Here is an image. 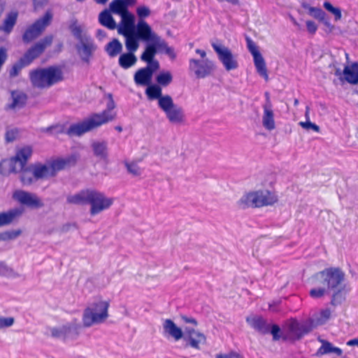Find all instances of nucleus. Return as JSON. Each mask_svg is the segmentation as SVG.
<instances>
[{
  "instance_id": "f257e3e1",
  "label": "nucleus",
  "mask_w": 358,
  "mask_h": 358,
  "mask_svg": "<svg viewBox=\"0 0 358 358\" xmlns=\"http://www.w3.org/2000/svg\"><path fill=\"white\" fill-rule=\"evenodd\" d=\"M314 279L326 286L329 292H333L331 300L332 306L341 305L345 301L350 288L344 283L345 273L341 269L334 267L325 268L316 273Z\"/></svg>"
},
{
  "instance_id": "f03ea898",
  "label": "nucleus",
  "mask_w": 358,
  "mask_h": 358,
  "mask_svg": "<svg viewBox=\"0 0 358 358\" xmlns=\"http://www.w3.org/2000/svg\"><path fill=\"white\" fill-rule=\"evenodd\" d=\"M68 203L74 205L90 204V214L95 215L108 209L112 204L113 200L107 198L105 194L94 189H83L66 198Z\"/></svg>"
},
{
  "instance_id": "7ed1b4c3",
  "label": "nucleus",
  "mask_w": 358,
  "mask_h": 358,
  "mask_svg": "<svg viewBox=\"0 0 358 358\" xmlns=\"http://www.w3.org/2000/svg\"><path fill=\"white\" fill-rule=\"evenodd\" d=\"M53 38L52 35H47L31 45L19 61L13 65L9 71V76L11 78L18 76L23 67L31 64L45 52L48 47L51 45Z\"/></svg>"
},
{
  "instance_id": "20e7f679",
  "label": "nucleus",
  "mask_w": 358,
  "mask_h": 358,
  "mask_svg": "<svg viewBox=\"0 0 358 358\" xmlns=\"http://www.w3.org/2000/svg\"><path fill=\"white\" fill-rule=\"evenodd\" d=\"M29 79L34 87L49 88L64 79L60 67L50 66L46 68H38L29 72Z\"/></svg>"
},
{
  "instance_id": "39448f33",
  "label": "nucleus",
  "mask_w": 358,
  "mask_h": 358,
  "mask_svg": "<svg viewBox=\"0 0 358 358\" xmlns=\"http://www.w3.org/2000/svg\"><path fill=\"white\" fill-rule=\"evenodd\" d=\"M112 120L113 117L107 111L103 113H94L89 118L81 122L71 124L65 131V134L70 137L80 136Z\"/></svg>"
},
{
  "instance_id": "423d86ee",
  "label": "nucleus",
  "mask_w": 358,
  "mask_h": 358,
  "mask_svg": "<svg viewBox=\"0 0 358 358\" xmlns=\"http://www.w3.org/2000/svg\"><path fill=\"white\" fill-rule=\"evenodd\" d=\"M109 302L99 301L87 307L83 314V324L85 327H90L94 324H101L108 317V310Z\"/></svg>"
},
{
  "instance_id": "0eeeda50",
  "label": "nucleus",
  "mask_w": 358,
  "mask_h": 358,
  "mask_svg": "<svg viewBox=\"0 0 358 358\" xmlns=\"http://www.w3.org/2000/svg\"><path fill=\"white\" fill-rule=\"evenodd\" d=\"M276 201V196L271 192L259 190L243 196L238 201V205L242 208L247 207L258 208L272 205Z\"/></svg>"
},
{
  "instance_id": "6e6552de",
  "label": "nucleus",
  "mask_w": 358,
  "mask_h": 358,
  "mask_svg": "<svg viewBox=\"0 0 358 358\" xmlns=\"http://www.w3.org/2000/svg\"><path fill=\"white\" fill-rule=\"evenodd\" d=\"M150 52H143L141 59L147 63L144 68L138 69L134 74V80L137 85L148 86L150 85L153 73L159 69V63L157 59H152Z\"/></svg>"
},
{
  "instance_id": "1a4fd4ad",
  "label": "nucleus",
  "mask_w": 358,
  "mask_h": 358,
  "mask_svg": "<svg viewBox=\"0 0 358 358\" xmlns=\"http://www.w3.org/2000/svg\"><path fill=\"white\" fill-rule=\"evenodd\" d=\"M52 18V15L48 11L42 17L28 26L22 36L23 43L29 44L38 38L50 24Z\"/></svg>"
},
{
  "instance_id": "9d476101",
  "label": "nucleus",
  "mask_w": 358,
  "mask_h": 358,
  "mask_svg": "<svg viewBox=\"0 0 358 358\" xmlns=\"http://www.w3.org/2000/svg\"><path fill=\"white\" fill-rule=\"evenodd\" d=\"M211 45L227 71L234 70L238 67V61L227 47L215 42H212Z\"/></svg>"
},
{
  "instance_id": "9b49d317",
  "label": "nucleus",
  "mask_w": 358,
  "mask_h": 358,
  "mask_svg": "<svg viewBox=\"0 0 358 358\" xmlns=\"http://www.w3.org/2000/svg\"><path fill=\"white\" fill-rule=\"evenodd\" d=\"M214 70L215 64L208 59H190L189 61V71L198 79L208 77Z\"/></svg>"
},
{
  "instance_id": "f8f14e48",
  "label": "nucleus",
  "mask_w": 358,
  "mask_h": 358,
  "mask_svg": "<svg viewBox=\"0 0 358 358\" xmlns=\"http://www.w3.org/2000/svg\"><path fill=\"white\" fill-rule=\"evenodd\" d=\"M80 326L76 322L66 323L59 327L50 328L51 336L62 339L64 341L68 340H76L79 335Z\"/></svg>"
},
{
  "instance_id": "ddd939ff",
  "label": "nucleus",
  "mask_w": 358,
  "mask_h": 358,
  "mask_svg": "<svg viewBox=\"0 0 358 358\" xmlns=\"http://www.w3.org/2000/svg\"><path fill=\"white\" fill-rule=\"evenodd\" d=\"M159 108L166 114L171 123L179 124L184 120L185 115L182 108L173 103L172 97L168 101H161Z\"/></svg>"
},
{
  "instance_id": "4468645a",
  "label": "nucleus",
  "mask_w": 358,
  "mask_h": 358,
  "mask_svg": "<svg viewBox=\"0 0 358 358\" xmlns=\"http://www.w3.org/2000/svg\"><path fill=\"white\" fill-rule=\"evenodd\" d=\"M247 47L249 52L253 57L254 64L257 72L266 80H268V76L267 69L264 57L258 50L255 43L249 37H246Z\"/></svg>"
},
{
  "instance_id": "2eb2a0df",
  "label": "nucleus",
  "mask_w": 358,
  "mask_h": 358,
  "mask_svg": "<svg viewBox=\"0 0 358 358\" xmlns=\"http://www.w3.org/2000/svg\"><path fill=\"white\" fill-rule=\"evenodd\" d=\"M138 40L145 41L147 44H155L160 38L156 33L152 31L150 25L144 20H139L133 33Z\"/></svg>"
},
{
  "instance_id": "dca6fc26",
  "label": "nucleus",
  "mask_w": 358,
  "mask_h": 358,
  "mask_svg": "<svg viewBox=\"0 0 358 358\" xmlns=\"http://www.w3.org/2000/svg\"><path fill=\"white\" fill-rule=\"evenodd\" d=\"M13 198L20 203L31 208H40L44 206L42 200L35 194L24 190H17Z\"/></svg>"
},
{
  "instance_id": "f3484780",
  "label": "nucleus",
  "mask_w": 358,
  "mask_h": 358,
  "mask_svg": "<svg viewBox=\"0 0 358 358\" xmlns=\"http://www.w3.org/2000/svg\"><path fill=\"white\" fill-rule=\"evenodd\" d=\"M182 339L185 342V348L190 347L196 350H200V345L206 343V337L203 333L190 327L185 329Z\"/></svg>"
},
{
  "instance_id": "a211bd4d",
  "label": "nucleus",
  "mask_w": 358,
  "mask_h": 358,
  "mask_svg": "<svg viewBox=\"0 0 358 358\" xmlns=\"http://www.w3.org/2000/svg\"><path fill=\"white\" fill-rule=\"evenodd\" d=\"M144 52L147 54L150 52V55H152V59H155V57L159 52H164L165 54L169 55L171 58L174 59L176 57V53L174 49L169 47L166 42L161 37L159 38L155 44H146Z\"/></svg>"
},
{
  "instance_id": "6ab92c4d",
  "label": "nucleus",
  "mask_w": 358,
  "mask_h": 358,
  "mask_svg": "<svg viewBox=\"0 0 358 358\" xmlns=\"http://www.w3.org/2000/svg\"><path fill=\"white\" fill-rule=\"evenodd\" d=\"M78 160L76 155H71L65 158H58L52 160L49 165L50 176H55L57 172L64 170L66 167L74 166Z\"/></svg>"
},
{
  "instance_id": "aec40b11",
  "label": "nucleus",
  "mask_w": 358,
  "mask_h": 358,
  "mask_svg": "<svg viewBox=\"0 0 358 358\" xmlns=\"http://www.w3.org/2000/svg\"><path fill=\"white\" fill-rule=\"evenodd\" d=\"M76 49L80 59L85 62H89L93 52L96 50V46L94 45L91 37L84 38V41L78 42L76 45Z\"/></svg>"
},
{
  "instance_id": "412c9836",
  "label": "nucleus",
  "mask_w": 358,
  "mask_h": 358,
  "mask_svg": "<svg viewBox=\"0 0 358 358\" xmlns=\"http://www.w3.org/2000/svg\"><path fill=\"white\" fill-rule=\"evenodd\" d=\"M136 0H113L109 4V10L113 14L122 16L129 13L128 7L136 3Z\"/></svg>"
},
{
  "instance_id": "4be33fe9",
  "label": "nucleus",
  "mask_w": 358,
  "mask_h": 358,
  "mask_svg": "<svg viewBox=\"0 0 358 358\" xmlns=\"http://www.w3.org/2000/svg\"><path fill=\"white\" fill-rule=\"evenodd\" d=\"M264 114L262 116V124L265 129L271 131L275 129L274 113L272 109V104L268 98L263 106Z\"/></svg>"
},
{
  "instance_id": "5701e85b",
  "label": "nucleus",
  "mask_w": 358,
  "mask_h": 358,
  "mask_svg": "<svg viewBox=\"0 0 358 358\" xmlns=\"http://www.w3.org/2000/svg\"><path fill=\"white\" fill-rule=\"evenodd\" d=\"M246 322L251 327L262 334H267L270 331L271 324L267 323L266 320L261 316L248 317Z\"/></svg>"
},
{
  "instance_id": "b1692460",
  "label": "nucleus",
  "mask_w": 358,
  "mask_h": 358,
  "mask_svg": "<svg viewBox=\"0 0 358 358\" xmlns=\"http://www.w3.org/2000/svg\"><path fill=\"white\" fill-rule=\"evenodd\" d=\"M145 94L150 100H158V106L160 107L161 101H168L171 96L170 95H162V87L157 85H149L145 90Z\"/></svg>"
},
{
  "instance_id": "393cba45",
  "label": "nucleus",
  "mask_w": 358,
  "mask_h": 358,
  "mask_svg": "<svg viewBox=\"0 0 358 358\" xmlns=\"http://www.w3.org/2000/svg\"><path fill=\"white\" fill-rule=\"evenodd\" d=\"M163 329L165 334L171 336L175 341H179L184 336V332L181 328L178 327L171 319L164 320Z\"/></svg>"
},
{
  "instance_id": "a878e982",
  "label": "nucleus",
  "mask_w": 358,
  "mask_h": 358,
  "mask_svg": "<svg viewBox=\"0 0 358 358\" xmlns=\"http://www.w3.org/2000/svg\"><path fill=\"white\" fill-rule=\"evenodd\" d=\"M22 213L23 210L20 208H15L6 212L0 213V227L12 224L15 220L19 218Z\"/></svg>"
},
{
  "instance_id": "bb28decb",
  "label": "nucleus",
  "mask_w": 358,
  "mask_h": 358,
  "mask_svg": "<svg viewBox=\"0 0 358 358\" xmlns=\"http://www.w3.org/2000/svg\"><path fill=\"white\" fill-rule=\"evenodd\" d=\"M122 17V24L119 27L117 31L120 34L127 36L134 32V17L130 13L124 15Z\"/></svg>"
},
{
  "instance_id": "cd10ccee",
  "label": "nucleus",
  "mask_w": 358,
  "mask_h": 358,
  "mask_svg": "<svg viewBox=\"0 0 358 358\" xmlns=\"http://www.w3.org/2000/svg\"><path fill=\"white\" fill-rule=\"evenodd\" d=\"M309 14L320 20L323 24L329 29L331 32L334 29V26L330 22L329 18L327 16L326 13L320 8L317 7H309Z\"/></svg>"
},
{
  "instance_id": "c85d7f7f",
  "label": "nucleus",
  "mask_w": 358,
  "mask_h": 358,
  "mask_svg": "<svg viewBox=\"0 0 358 358\" xmlns=\"http://www.w3.org/2000/svg\"><path fill=\"white\" fill-rule=\"evenodd\" d=\"M11 99L12 103L8 105L7 108H22L27 103V95L22 91L15 90L11 92Z\"/></svg>"
},
{
  "instance_id": "c756f323",
  "label": "nucleus",
  "mask_w": 358,
  "mask_h": 358,
  "mask_svg": "<svg viewBox=\"0 0 358 358\" xmlns=\"http://www.w3.org/2000/svg\"><path fill=\"white\" fill-rule=\"evenodd\" d=\"M318 341L322 343V345L317 350V355H324L331 353L335 354L338 357L342 355L343 350L341 348L334 346L331 343L327 340L319 338Z\"/></svg>"
},
{
  "instance_id": "7c9ffc66",
  "label": "nucleus",
  "mask_w": 358,
  "mask_h": 358,
  "mask_svg": "<svg viewBox=\"0 0 358 358\" xmlns=\"http://www.w3.org/2000/svg\"><path fill=\"white\" fill-rule=\"evenodd\" d=\"M32 152V148L30 146H24L16 152L13 159L17 164L18 163V166L20 169H22L27 165V162L31 157Z\"/></svg>"
},
{
  "instance_id": "2f4dec72",
  "label": "nucleus",
  "mask_w": 358,
  "mask_h": 358,
  "mask_svg": "<svg viewBox=\"0 0 358 358\" xmlns=\"http://www.w3.org/2000/svg\"><path fill=\"white\" fill-rule=\"evenodd\" d=\"M18 172H20V179L23 185L29 186L36 182L31 164L25 166L22 169L19 167Z\"/></svg>"
},
{
  "instance_id": "473e14b6",
  "label": "nucleus",
  "mask_w": 358,
  "mask_h": 358,
  "mask_svg": "<svg viewBox=\"0 0 358 358\" xmlns=\"http://www.w3.org/2000/svg\"><path fill=\"white\" fill-rule=\"evenodd\" d=\"M345 80L352 85L358 83V62H354L351 66H346L343 70Z\"/></svg>"
},
{
  "instance_id": "72a5a7b5",
  "label": "nucleus",
  "mask_w": 358,
  "mask_h": 358,
  "mask_svg": "<svg viewBox=\"0 0 358 358\" xmlns=\"http://www.w3.org/2000/svg\"><path fill=\"white\" fill-rule=\"evenodd\" d=\"M19 166L17 165L16 162L11 157L10 159H3L0 162V173L2 175H8L10 173L18 172Z\"/></svg>"
},
{
  "instance_id": "f704fd0d",
  "label": "nucleus",
  "mask_w": 358,
  "mask_h": 358,
  "mask_svg": "<svg viewBox=\"0 0 358 358\" xmlns=\"http://www.w3.org/2000/svg\"><path fill=\"white\" fill-rule=\"evenodd\" d=\"M31 165L32 171H34V177H35L36 181L50 176V170L49 165L41 163H35Z\"/></svg>"
},
{
  "instance_id": "c9c22d12",
  "label": "nucleus",
  "mask_w": 358,
  "mask_h": 358,
  "mask_svg": "<svg viewBox=\"0 0 358 358\" xmlns=\"http://www.w3.org/2000/svg\"><path fill=\"white\" fill-rule=\"evenodd\" d=\"M94 155L103 160L108 159V143L106 141H95L92 144Z\"/></svg>"
},
{
  "instance_id": "e433bc0d",
  "label": "nucleus",
  "mask_w": 358,
  "mask_h": 358,
  "mask_svg": "<svg viewBox=\"0 0 358 358\" xmlns=\"http://www.w3.org/2000/svg\"><path fill=\"white\" fill-rule=\"evenodd\" d=\"M17 15V12L9 13L3 20L2 25L0 27V30L6 34L10 33L16 24Z\"/></svg>"
},
{
  "instance_id": "4c0bfd02",
  "label": "nucleus",
  "mask_w": 358,
  "mask_h": 358,
  "mask_svg": "<svg viewBox=\"0 0 358 358\" xmlns=\"http://www.w3.org/2000/svg\"><path fill=\"white\" fill-rule=\"evenodd\" d=\"M136 62L137 57L132 52H127L121 55L118 60L119 65L124 69H127L135 65Z\"/></svg>"
},
{
  "instance_id": "58836bf2",
  "label": "nucleus",
  "mask_w": 358,
  "mask_h": 358,
  "mask_svg": "<svg viewBox=\"0 0 358 358\" xmlns=\"http://www.w3.org/2000/svg\"><path fill=\"white\" fill-rule=\"evenodd\" d=\"M110 12L108 10L101 12L99 15V21L103 26L110 29H115L116 23Z\"/></svg>"
},
{
  "instance_id": "ea45409f",
  "label": "nucleus",
  "mask_w": 358,
  "mask_h": 358,
  "mask_svg": "<svg viewBox=\"0 0 358 358\" xmlns=\"http://www.w3.org/2000/svg\"><path fill=\"white\" fill-rule=\"evenodd\" d=\"M105 50L110 57H115L122 50V45L119 40L114 38L105 46Z\"/></svg>"
},
{
  "instance_id": "a19ab883",
  "label": "nucleus",
  "mask_w": 358,
  "mask_h": 358,
  "mask_svg": "<svg viewBox=\"0 0 358 358\" xmlns=\"http://www.w3.org/2000/svg\"><path fill=\"white\" fill-rule=\"evenodd\" d=\"M69 29L73 36L78 41V42L84 41V38H88L90 37L83 31L81 26L78 24L76 20L71 22L69 26Z\"/></svg>"
},
{
  "instance_id": "79ce46f5",
  "label": "nucleus",
  "mask_w": 358,
  "mask_h": 358,
  "mask_svg": "<svg viewBox=\"0 0 358 358\" xmlns=\"http://www.w3.org/2000/svg\"><path fill=\"white\" fill-rule=\"evenodd\" d=\"M331 317V310L329 308H325L320 310L317 315L313 317L315 321V325L319 326L326 323Z\"/></svg>"
},
{
  "instance_id": "37998d69",
  "label": "nucleus",
  "mask_w": 358,
  "mask_h": 358,
  "mask_svg": "<svg viewBox=\"0 0 358 358\" xmlns=\"http://www.w3.org/2000/svg\"><path fill=\"white\" fill-rule=\"evenodd\" d=\"M124 36L126 37L125 46L128 52L134 54L139 46L138 38L133 34Z\"/></svg>"
},
{
  "instance_id": "c03bdc74",
  "label": "nucleus",
  "mask_w": 358,
  "mask_h": 358,
  "mask_svg": "<svg viewBox=\"0 0 358 358\" xmlns=\"http://www.w3.org/2000/svg\"><path fill=\"white\" fill-rule=\"evenodd\" d=\"M157 85L162 87L169 85L173 81V76L170 71L161 72L156 77Z\"/></svg>"
},
{
  "instance_id": "a18cd8bd",
  "label": "nucleus",
  "mask_w": 358,
  "mask_h": 358,
  "mask_svg": "<svg viewBox=\"0 0 358 358\" xmlns=\"http://www.w3.org/2000/svg\"><path fill=\"white\" fill-rule=\"evenodd\" d=\"M0 276L16 278H19L20 275L12 268L9 267L6 262L0 261Z\"/></svg>"
},
{
  "instance_id": "49530a36",
  "label": "nucleus",
  "mask_w": 358,
  "mask_h": 358,
  "mask_svg": "<svg viewBox=\"0 0 358 358\" xmlns=\"http://www.w3.org/2000/svg\"><path fill=\"white\" fill-rule=\"evenodd\" d=\"M323 6L328 12L331 13L334 15L335 21L341 20L342 13L341 10L339 8L333 6L329 1H324Z\"/></svg>"
},
{
  "instance_id": "de8ad7c7",
  "label": "nucleus",
  "mask_w": 358,
  "mask_h": 358,
  "mask_svg": "<svg viewBox=\"0 0 358 358\" xmlns=\"http://www.w3.org/2000/svg\"><path fill=\"white\" fill-rule=\"evenodd\" d=\"M289 330L295 339H300L301 338L300 323L296 320H293L290 322L289 324Z\"/></svg>"
},
{
  "instance_id": "09e8293b",
  "label": "nucleus",
  "mask_w": 358,
  "mask_h": 358,
  "mask_svg": "<svg viewBox=\"0 0 358 358\" xmlns=\"http://www.w3.org/2000/svg\"><path fill=\"white\" fill-rule=\"evenodd\" d=\"M315 327H317V325H315V321L313 320V318L310 319L309 320L305 322L300 323L301 337L303 336L305 334L309 333Z\"/></svg>"
},
{
  "instance_id": "8fccbe9b",
  "label": "nucleus",
  "mask_w": 358,
  "mask_h": 358,
  "mask_svg": "<svg viewBox=\"0 0 358 358\" xmlns=\"http://www.w3.org/2000/svg\"><path fill=\"white\" fill-rule=\"evenodd\" d=\"M329 291L326 287H315L310 290V296L313 299H320L325 294H329Z\"/></svg>"
},
{
  "instance_id": "3c124183",
  "label": "nucleus",
  "mask_w": 358,
  "mask_h": 358,
  "mask_svg": "<svg viewBox=\"0 0 358 358\" xmlns=\"http://www.w3.org/2000/svg\"><path fill=\"white\" fill-rule=\"evenodd\" d=\"M19 135L20 130L17 128L8 129L5 134V139L7 143H10L16 140Z\"/></svg>"
},
{
  "instance_id": "603ef678",
  "label": "nucleus",
  "mask_w": 358,
  "mask_h": 358,
  "mask_svg": "<svg viewBox=\"0 0 358 358\" xmlns=\"http://www.w3.org/2000/svg\"><path fill=\"white\" fill-rule=\"evenodd\" d=\"M125 166L127 167V171L134 176H139L142 173L141 169L135 162H125Z\"/></svg>"
},
{
  "instance_id": "864d4df0",
  "label": "nucleus",
  "mask_w": 358,
  "mask_h": 358,
  "mask_svg": "<svg viewBox=\"0 0 358 358\" xmlns=\"http://www.w3.org/2000/svg\"><path fill=\"white\" fill-rule=\"evenodd\" d=\"M21 234V231H10L0 233V241H8L17 238Z\"/></svg>"
},
{
  "instance_id": "5fc2aeb1",
  "label": "nucleus",
  "mask_w": 358,
  "mask_h": 358,
  "mask_svg": "<svg viewBox=\"0 0 358 358\" xmlns=\"http://www.w3.org/2000/svg\"><path fill=\"white\" fill-rule=\"evenodd\" d=\"M14 322L15 320L13 317H0V329L10 327L14 324Z\"/></svg>"
},
{
  "instance_id": "6e6d98bb",
  "label": "nucleus",
  "mask_w": 358,
  "mask_h": 358,
  "mask_svg": "<svg viewBox=\"0 0 358 358\" xmlns=\"http://www.w3.org/2000/svg\"><path fill=\"white\" fill-rule=\"evenodd\" d=\"M136 13L139 17L144 18L148 17L150 15V10L145 6H141L136 8Z\"/></svg>"
},
{
  "instance_id": "4d7b16f0",
  "label": "nucleus",
  "mask_w": 358,
  "mask_h": 358,
  "mask_svg": "<svg viewBox=\"0 0 358 358\" xmlns=\"http://www.w3.org/2000/svg\"><path fill=\"white\" fill-rule=\"evenodd\" d=\"M280 332H281V330L278 325H277V324L271 325L269 333H271L272 334L273 339L274 341H278L280 338V337H281Z\"/></svg>"
},
{
  "instance_id": "13d9d810",
  "label": "nucleus",
  "mask_w": 358,
  "mask_h": 358,
  "mask_svg": "<svg viewBox=\"0 0 358 358\" xmlns=\"http://www.w3.org/2000/svg\"><path fill=\"white\" fill-rule=\"evenodd\" d=\"M299 124L304 129H313L317 132H318L320 131V127L319 126H317V124L310 122V121H307V122H301L299 123Z\"/></svg>"
},
{
  "instance_id": "bf43d9fd",
  "label": "nucleus",
  "mask_w": 358,
  "mask_h": 358,
  "mask_svg": "<svg viewBox=\"0 0 358 358\" xmlns=\"http://www.w3.org/2000/svg\"><path fill=\"white\" fill-rule=\"evenodd\" d=\"M306 27L308 31L311 34H314L317 29V26L313 21H306Z\"/></svg>"
},
{
  "instance_id": "052dcab7",
  "label": "nucleus",
  "mask_w": 358,
  "mask_h": 358,
  "mask_svg": "<svg viewBox=\"0 0 358 358\" xmlns=\"http://www.w3.org/2000/svg\"><path fill=\"white\" fill-rule=\"evenodd\" d=\"M110 100L107 104V109L103 110L101 113H103L104 112H108V114L113 117V120L114 119V115L111 113V110L115 108V103L113 100L112 95H109Z\"/></svg>"
},
{
  "instance_id": "680f3d73",
  "label": "nucleus",
  "mask_w": 358,
  "mask_h": 358,
  "mask_svg": "<svg viewBox=\"0 0 358 358\" xmlns=\"http://www.w3.org/2000/svg\"><path fill=\"white\" fill-rule=\"evenodd\" d=\"M53 130H57L56 131L57 134H61V133L64 132L63 129L60 127L51 126V127H48L47 128L43 129V131L50 132V133H52Z\"/></svg>"
},
{
  "instance_id": "e2e57ef3",
  "label": "nucleus",
  "mask_w": 358,
  "mask_h": 358,
  "mask_svg": "<svg viewBox=\"0 0 358 358\" xmlns=\"http://www.w3.org/2000/svg\"><path fill=\"white\" fill-rule=\"evenodd\" d=\"M181 319L185 323L192 324L194 326H196L198 324L196 320L194 318H193V317H187L186 315H182L181 316Z\"/></svg>"
},
{
  "instance_id": "0e129e2a",
  "label": "nucleus",
  "mask_w": 358,
  "mask_h": 358,
  "mask_svg": "<svg viewBox=\"0 0 358 358\" xmlns=\"http://www.w3.org/2000/svg\"><path fill=\"white\" fill-rule=\"evenodd\" d=\"M236 357V353L231 352L227 354H218L216 355V358H233Z\"/></svg>"
},
{
  "instance_id": "69168bd1",
  "label": "nucleus",
  "mask_w": 358,
  "mask_h": 358,
  "mask_svg": "<svg viewBox=\"0 0 358 358\" xmlns=\"http://www.w3.org/2000/svg\"><path fill=\"white\" fill-rule=\"evenodd\" d=\"M47 0H33L34 8H41L46 3Z\"/></svg>"
},
{
  "instance_id": "338daca9",
  "label": "nucleus",
  "mask_w": 358,
  "mask_h": 358,
  "mask_svg": "<svg viewBox=\"0 0 358 358\" xmlns=\"http://www.w3.org/2000/svg\"><path fill=\"white\" fill-rule=\"evenodd\" d=\"M106 34L103 30L98 29L96 31V36L99 38V39H101L104 37H106Z\"/></svg>"
},
{
  "instance_id": "774afa93",
  "label": "nucleus",
  "mask_w": 358,
  "mask_h": 358,
  "mask_svg": "<svg viewBox=\"0 0 358 358\" xmlns=\"http://www.w3.org/2000/svg\"><path fill=\"white\" fill-rule=\"evenodd\" d=\"M347 345L349 346L357 345L358 346V338L350 340L347 342Z\"/></svg>"
}]
</instances>
